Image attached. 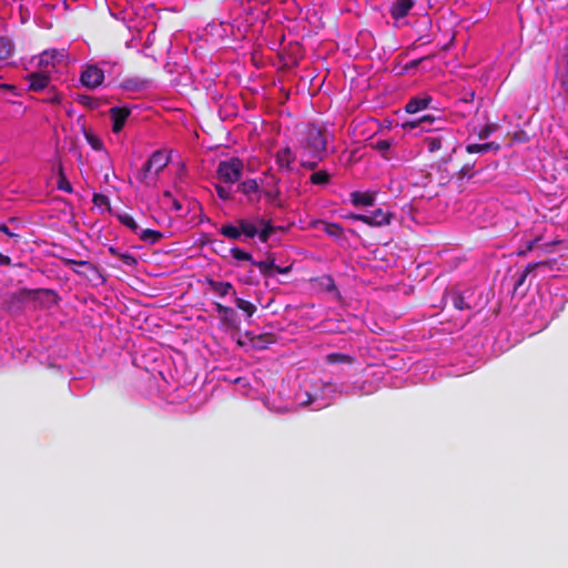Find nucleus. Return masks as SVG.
Returning <instances> with one entry per match:
<instances>
[{"label":"nucleus","mask_w":568,"mask_h":568,"mask_svg":"<svg viewBox=\"0 0 568 568\" xmlns=\"http://www.w3.org/2000/svg\"><path fill=\"white\" fill-rule=\"evenodd\" d=\"M323 231L331 237L339 239L343 235V227L338 223L325 222Z\"/></svg>","instance_id":"35"},{"label":"nucleus","mask_w":568,"mask_h":568,"mask_svg":"<svg viewBox=\"0 0 568 568\" xmlns=\"http://www.w3.org/2000/svg\"><path fill=\"white\" fill-rule=\"evenodd\" d=\"M77 101L91 110L98 109L101 105L99 99L85 94H79Z\"/></svg>","instance_id":"41"},{"label":"nucleus","mask_w":568,"mask_h":568,"mask_svg":"<svg viewBox=\"0 0 568 568\" xmlns=\"http://www.w3.org/2000/svg\"><path fill=\"white\" fill-rule=\"evenodd\" d=\"M254 266H256L261 274L265 277H270L272 276V273L274 272V268L276 267L275 265V258L273 256V254H268L267 257L264 260V261H255V263H253Z\"/></svg>","instance_id":"18"},{"label":"nucleus","mask_w":568,"mask_h":568,"mask_svg":"<svg viewBox=\"0 0 568 568\" xmlns=\"http://www.w3.org/2000/svg\"><path fill=\"white\" fill-rule=\"evenodd\" d=\"M237 191L245 195H251L253 193H257L258 192L257 181L254 179L243 181L242 183H240L237 185Z\"/></svg>","instance_id":"33"},{"label":"nucleus","mask_w":568,"mask_h":568,"mask_svg":"<svg viewBox=\"0 0 568 568\" xmlns=\"http://www.w3.org/2000/svg\"><path fill=\"white\" fill-rule=\"evenodd\" d=\"M28 82V90L33 92L44 91L50 89L51 75L48 72H30L24 77Z\"/></svg>","instance_id":"7"},{"label":"nucleus","mask_w":568,"mask_h":568,"mask_svg":"<svg viewBox=\"0 0 568 568\" xmlns=\"http://www.w3.org/2000/svg\"><path fill=\"white\" fill-rule=\"evenodd\" d=\"M351 202L354 206H372L375 202V193L354 191L351 193Z\"/></svg>","instance_id":"13"},{"label":"nucleus","mask_w":568,"mask_h":568,"mask_svg":"<svg viewBox=\"0 0 568 568\" xmlns=\"http://www.w3.org/2000/svg\"><path fill=\"white\" fill-rule=\"evenodd\" d=\"M424 143L432 153L443 149L452 153L456 152V141L450 131H442L438 134L426 136Z\"/></svg>","instance_id":"4"},{"label":"nucleus","mask_w":568,"mask_h":568,"mask_svg":"<svg viewBox=\"0 0 568 568\" xmlns=\"http://www.w3.org/2000/svg\"><path fill=\"white\" fill-rule=\"evenodd\" d=\"M64 266L71 268L77 275L88 280L95 284H103L105 278L102 275L101 270L90 261H78L68 257H61Z\"/></svg>","instance_id":"2"},{"label":"nucleus","mask_w":568,"mask_h":568,"mask_svg":"<svg viewBox=\"0 0 568 568\" xmlns=\"http://www.w3.org/2000/svg\"><path fill=\"white\" fill-rule=\"evenodd\" d=\"M216 312L219 313L221 321L226 325L234 324L235 312L232 307L225 306L219 302L214 303Z\"/></svg>","instance_id":"19"},{"label":"nucleus","mask_w":568,"mask_h":568,"mask_svg":"<svg viewBox=\"0 0 568 568\" xmlns=\"http://www.w3.org/2000/svg\"><path fill=\"white\" fill-rule=\"evenodd\" d=\"M220 233L231 240H239L242 235L240 225L237 223H236V225H233V224L222 225L220 229Z\"/></svg>","instance_id":"30"},{"label":"nucleus","mask_w":568,"mask_h":568,"mask_svg":"<svg viewBox=\"0 0 568 568\" xmlns=\"http://www.w3.org/2000/svg\"><path fill=\"white\" fill-rule=\"evenodd\" d=\"M258 222V239L266 243L271 236L272 233H274L275 227L273 226L272 222L270 220L265 221L263 219H257Z\"/></svg>","instance_id":"22"},{"label":"nucleus","mask_w":568,"mask_h":568,"mask_svg":"<svg viewBox=\"0 0 568 568\" xmlns=\"http://www.w3.org/2000/svg\"><path fill=\"white\" fill-rule=\"evenodd\" d=\"M39 292H44V293H52L51 290H27V288H22L20 290L18 293H17V296L19 297V300H23V298H27L31 295H34Z\"/></svg>","instance_id":"48"},{"label":"nucleus","mask_w":568,"mask_h":568,"mask_svg":"<svg viewBox=\"0 0 568 568\" xmlns=\"http://www.w3.org/2000/svg\"><path fill=\"white\" fill-rule=\"evenodd\" d=\"M47 90L49 92V97L43 101L51 104H59L61 102V94L55 90V88L52 85L50 89Z\"/></svg>","instance_id":"46"},{"label":"nucleus","mask_w":568,"mask_h":568,"mask_svg":"<svg viewBox=\"0 0 568 568\" xmlns=\"http://www.w3.org/2000/svg\"><path fill=\"white\" fill-rule=\"evenodd\" d=\"M320 161L321 160H317V159H310V158L301 156V165L303 168L312 170V171H314L317 168Z\"/></svg>","instance_id":"49"},{"label":"nucleus","mask_w":568,"mask_h":568,"mask_svg":"<svg viewBox=\"0 0 568 568\" xmlns=\"http://www.w3.org/2000/svg\"><path fill=\"white\" fill-rule=\"evenodd\" d=\"M235 305L239 310L243 311L248 317H252L256 312V306L241 297H235Z\"/></svg>","instance_id":"36"},{"label":"nucleus","mask_w":568,"mask_h":568,"mask_svg":"<svg viewBox=\"0 0 568 568\" xmlns=\"http://www.w3.org/2000/svg\"><path fill=\"white\" fill-rule=\"evenodd\" d=\"M497 130V125L495 123H488L486 125H484L479 132H478V138L480 140H486L488 139L494 132H496Z\"/></svg>","instance_id":"43"},{"label":"nucleus","mask_w":568,"mask_h":568,"mask_svg":"<svg viewBox=\"0 0 568 568\" xmlns=\"http://www.w3.org/2000/svg\"><path fill=\"white\" fill-rule=\"evenodd\" d=\"M545 265H547V262H534L527 264V266L525 267V270L523 271V273L519 275L518 280L515 283V290H518L520 286L524 285L526 278L531 272H534L537 267Z\"/></svg>","instance_id":"24"},{"label":"nucleus","mask_w":568,"mask_h":568,"mask_svg":"<svg viewBox=\"0 0 568 568\" xmlns=\"http://www.w3.org/2000/svg\"><path fill=\"white\" fill-rule=\"evenodd\" d=\"M171 204H172V209H173L174 211H180V210L182 209V204H181V202H180L178 199H175V197H173V199L171 200Z\"/></svg>","instance_id":"57"},{"label":"nucleus","mask_w":568,"mask_h":568,"mask_svg":"<svg viewBox=\"0 0 568 568\" xmlns=\"http://www.w3.org/2000/svg\"><path fill=\"white\" fill-rule=\"evenodd\" d=\"M291 271H292V265H288L285 267L276 265V267L274 268V272H276L278 274H288Z\"/></svg>","instance_id":"54"},{"label":"nucleus","mask_w":568,"mask_h":568,"mask_svg":"<svg viewBox=\"0 0 568 568\" xmlns=\"http://www.w3.org/2000/svg\"><path fill=\"white\" fill-rule=\"evenodd\" d=\"M474 166L475 161L473 162H466L457 172H456V180L458 182H462L464 179H470L474 176Z\"/></svg>","instance_id":"37"},{"label":"nucleus","mask_w":568,"mask_h":568,"mask_svg":"<svg viewBox=\"0 0 568 568\" xmlns=\"http://www.w3.org/2000/svg\"><path fill=\"white\" fill-rule=\"evenodd\" d=\"M92 202L95 206H99V207L110 205L109 197L101 193H94L93 197H92Z\"/></svg>","instance_id":"47"},{"label":"nucleus","mask_w":568,"mask_h":568,"mask_svg":"<svg viewBox=\"0 0 568 568\" xmlns=\"http://www.w3.org/2000/svg\"><path fill=\"white\" fill-rule=\"evenodd\" d=\"M112 120V131L119 133L122 131L131 110L126 106H113L109 110Z\"/></svg>","instance_id":"8"},{"label":"nucleus","mask_w":568,"mask_h":568,"mask_svg":"<svg viewBox=\"0 0 568 568\" xmlns=\"http://www.w3.org/2000/svg\"><path fill=\"white\" fill-rule=\"evenodd\" d=\"M58 57H62L61 53L57 50H45L41 53L39 59V65H54V61L58 59Z\"/></svg>","instance_id":"34"},{"label":"nucleus","mask_w":568,"mask_h":568,"mask_svg":"<svg viewBox=\"0 0 568 568\" xmlns=\"http://www.w3.org/2000/svg\"><path fill=\"white\" fill-rule=\"evenodd\" d=\"M280 179L274 180V186L270 190L264 191L265 197L274 205L281 207L282 203L280 201L281 190L278 187Z\"/></svg>","instance_id":"25"},{"label":"nucleus","mask_w":568,"mask_h":568,"mask_svg":"<svg viewBox=\"0 0 568 568\" xmlns=\"http://www.w3.org/2000/svg\"><path fill=\"white\" fill-rule=\"evenodd\" d=\"M84 136H85L87 142L91 145V148L93 150L100 151V150L103 149L102 141L97 135H94L93 133L85 131L84 132Z\"/></svg>","instance_id":"42"},{"label":"nucleus","mask_w":568,"mask_h":568,"mask_svg":"<svg viewBox=\"0 0 568 568\" xmlns=\"http://www.w3.org/2000/svg\"><path fill=\"white\" fill-rule=\"evenodd\" d=\"M244 169V163L239 158H231L225 161H221L216 169L217 178L226 183L234 184L240 181Z\"/></svg>","instance_id":"3"},{"label":"nucleus","mask_w":568,"mask_h":568,"mask_svg":"<svg viewBox=\"0 0 568 568\" xmlns=\"http://www.w3.org/2000/svg\"><path fill=\"white\" fill-rule=\"evenodd\" d=\"M426 59H428V57H423V58H419V59H416V60H412L410 62H408V63L406 64V67H405V68H406V69H409V68H417V67L422 63V61H424V60H426Z\"/></svg>","instance_id":"52"},{"label":"nucleus","mask_w":568,"mask_h":568,"mask_svg":"<svg viewBox=\"0 0 568 568\" xmlns=\"http://www.w3.org/2000/svg\"><path fill=\"white\" fill-rule=\"evenodd\" d=\"M109 252L114 257H118L123 262V264L128 266H135L138 264V260L130 253H121L118 248L110 246Z\"/></svg>","instance_id":"27"},{"label":"nucleus","mask_w":568,"mask_h":568,"mask_svg":"<svg viewBox=\"0 0 568 568\" xmlns=\"http://www.w3.org/2000/svg\"><path fill=\"white\" fill-rule=\"evenodd\" d=\"M499 150H500V144L497 142H487V143H483V144L473 143V144H468L466 146V151L469 154L487 153L490 151L497 153Z\"/></svg>","instance_id":"17"},{"label":"nucleus","mask_w":568,"mask_h":568,"mask_svg":"<svg viewBox=\"0 0 568 568\" xmlns=\"http://www.w3.org/2000/svg\"><path fill=\"white\" fill-rule=\"evenodd\" d=\"M104 72L97 65H88L80 75V82L88 89H95L103 83Z\"/></svg>","instance_id":"6"},{"label":"nucleus","mask_w":568,"mask_h":568,"mask_svg":"<svg viewBox=\"0 0 568 568\" xmlns=\"http://www.w3.org/2000/svg\"><path fill=\"white\" fill-rule=\"evenodd\" d=\"M118 220L125 225L128 229H130L135 234L139 233L141 230L135 220L128 213H121L116 215Z\"/></svg>","instance_id":"38"},{"label":"nucleus","mask_w":568,"mask_h":568,"mask_svg":"<svg viewBox=\"0 0 568 568\" xmlns=\"http://www.w3.org/2000/svg\"><path fill=\"white\" fill-rule=\"evenodd\" d=\"M9 91L10 92L16 91V87L12 84L1 83L0 93H4V92H9Z\"/></svg>","instance_id":"53"},{"label":"nucleus","mask_w":568,"mask_h":568,"mask_svg":"<svg viewBox=\"0 0 568 568\" xmlns=\"http://www.w3.org/2000/svg\"><path fill=\"white\" fill-rule=\"evenodd\" d=\"M302 158L323 160L327 150L326 131L318 125L310 124L297 148Z\"/></svg>","instance_id":"1"},{"label":"nucleus","mask_w":568,"mask_h":568,"mask_svg":"<svg viewBox=\"0 0 568 568\" xmlns=\"http://www.w3.org/2000/svg\"><path fill=\"white\" fill-rule=\"evenodd\" d=\"M326 361L329 364H351L353 357L343 353H331L326 356Z\"/></svg>","instance_id":"39"},{"label":"nucleus","mask_w":568,"mask_h":568,"mask_svg":"<svg viewBox=\"0 0 568 568\" xmlns=\"http://www.w3.org/2000/svg\"><path fill=\"white\" fill-rule=\"evenodd\" d=\"M326 281H327V285H326L327 291H329V292L337 291L335 282L331 276H327Z\"/></svg>","instance_id":"55"},{"label":"nucleus","mask_w":568,"mask_h":568,"mask_svg":"<svg viewBox=\"0 0 568 568\" xmlns=\"http://www.w3.org/2000/svg\"><path fill=\"white\" fill-rule=\"evenodd\" d=\"M10 264H11V258L8 255L0 253V266L1 265H10Z\"/></svg>","instance_id":"56"},{"label":"nucleus","mask_w":568,"mask_h":568,"mask_svg":"<svg viewBox=\"0 0 568 568\" xmlns=\"http://www.w3.org/2000/svg\"><path fill=\"white\" fill-rule=\"evenodd\" d=\"M474 98H475V92L470 91L468 93H466L463 98H460L457 103L458 104H462V103H470L474 101Z\"/></svg>","instance_id":"50"},{"label":"nucleus","mask_w":568,"mask_h":568,"mask_svg":"<svg viewBox=\"0 0 568 568\" xmlns=\"http://www.w3.org/2000/svg\"><path fill=\"white\" fill-rule=\"evenodd\" d=\"M12 42L6 37H0V61L8 60L12 55Z\"/></svg>","instance_id":"31"},{"label":"nucleus","mask_w":568,"mask_h":568,"mask_svg":"<svg viewBox=\"0 0 568 568\" xmlns=\"http://www.w3.org/2000/svg\"><path fill=\"white\" fill-rule=\"evenodd\" d=\"M109 179H110V175H109V174H105V175H104V181H105V182H108V181H109Z\"/></svg>","instance_id":"60"},{"label":"nucleus","mask_w":568,"mask_h":568,"mask_svg":"<svg viewBox=\"0 0 568 568\" xmlns=\"http://www.w3.org/2000/svg\"><path fill=\"white\" fill-rule=\"evenodd\" d=\"M310 182L315 185H327L331 182V174L325 170L316 171L310 176Z\"/></svg>","instance_id":"29"},{"label":"nucleus","mask_w":568,"mask_h":568,"mask_svg":"<svg viewBox=\"0 0 568 568\" xmlns=\"http://www.w3.org/2000/svg\"><path fill=\"white\" fill-rule=\"evenodd\" d=\"M138 235L140 240L150 244H155L163 237V234L160 231L151 229L140 230Z\"/></svg>","instance_id":"23"},{"label":"nucleus","mask_w":568,"mask_h":568,"mask_svg":"<svg viewBox=\"0 0 568 568\" xmlns=\"http://www.w3.org/2000/svg\"><path fill=\"white\" fill-rule=\"evenodd\" d=\"M352 219L361 221L369 226H383L390 223L393 214L389 211L376 209L369 214H354L352 215Z\"/></svg>","instance_id":"5"},{"label":"nucleus","mask_w":568,"mask_h":568,"mask_svg":"<svg viewBox=\"0 0 568 568\" xmlns=\"http://www.w3.org/2000/svg\"><path fill=\"white\" fill-rule=\"evenodd\" d=\"M205 284L216 294H219L221 297H224L229 294L235 295L236 292L234 290V286L231 282H219L213 280L210 276L205 277Z\"/></svg>","instance_id":"11"},{"label":"nucleus","mask_w":568,"mask_h":568,"mask_svg":"<svg viewBox=\"0 0 568 568\" xmlns=\"http://www.w3.org/2000/svg\"><path fill=\"white\" fill-rule=\"evenodd\" d=\"M275 161L281 170L292 171L295 153L290 146L283 148L276 152Z\"/></svg>","instance_id":"10"},{"label":"nucleus","mask_w":568,"mask_h":568,"mask_svg":"<svg viewBox=\"0 0 568 568\" xmlns=\"http://www.w3.org/2000/svg\"><path fill=\"white\" fill-rule=\"evenodd\" d=\"M250 339L253 347L256 349H265L270 344H273L276 341L275 336L270 333L254 335Z\"/></svg>","instance_id":"20"},{"label":"nucleus","mask_w":568,"mask_h":568,"mask_svg":"<svg viewBox=\"0 0 568 568\" xmlns=\"http://www.w3.org/2000/svg\"><path fill=\"white\" fill-rule=\"evenodd\" d=\"M230 254L232 255V257L236 261H245V262H250L252 265L253 263H255V261L253 260L252 255L240 248V247H232L230 248Z\"/></svg>","instance_id":"40"},{"label":"nucleus","mask_w":568,"mask_h":568,"mask_svg":"<svg viewBox=\"0 0 568 568\" xmlns=\"http://www.w3.org/2000/svg\"><path fill=\"white\" fill-rule=\"evenodd\" d=\"M148 161L154 169V175H158L169 164L170 158L163 151L158 150L152 153Z\"/></svg>","instance_id":"15"},{"label":"nucleus","mask_w":568,"mask_h":568,"mask_svg":"<svg viewBox=\"0 0 568 568\" xmlns=\"http://www.w3.org/2000/svg\"><path fill=\"white\" fill-rule=\"evenodd\" d=\"M236 223L240 225L241 234L245 237L253 239L258 233V222L257 220L251 221L247 219H240L236 221Z\"/></svg>","instance_id":"16"},{"label":"nucleus","mask_w":568,"mask_h":568,"mask_svg":"<svg viewBox=\"0 0 568 568\" xmlns=\"http://www.w3.org/2000/svg\"><path fill=\"white\" fill-rule=\"evenodd\" d=\"M58 189L62 190L67 193H71L73 191L71 183L67 180L62 170H60V175H59V180H58Z\"/></svg>","instance_id":"44"},{"label":"nucleus","mask_w":568,"mask_h":568,"mask_svg":"<svg viewBox=\"0 0 568 568\" xmlns=\"http://www.w3.org/2000/svg\"><path fill=\"white\" fill-rule=\"evenodd\" d=\"M414 6L413 0H396L389 8V13L393 19L399 20L405 18Z\"/></svg>","instance_id":"12"},{"label":"nucleus","mask_w":568,"mask_h":568,"mask_svg":"<svg viewBox=\"0 0 568 568\" xmlns=\"http://www.w3.org/2000/svg\"><path fill=\"white\" fill-rule=\"evenodd\" d=\"M556 79L565 94L568 97V61L558 69Z\"/></svg>","instance_id":"28"},{"label":"nucleus","mask_w":568,"mask_h":568,"mask_svg":"<svg viewBox=\"0 0 568 568\" xmlns=\"http://www.w3.org/2000/svg\"><path fill=\"white\" fill-rule=\"evenodd\" d=\"M438 119L434 115H423L417 120L406 121L402 124L404 130H413L420 126L423 130L430 131L429 125L436 122Z\"/></svg>","instance_id":"14"},{"label":"nucleus","mask_w":568,"mask_h":568,"mask_svg":"<svg viewBox=\"0 0 568 568\" xmlns=\"http://www.w3.org/2000/svg\"><path fill=\"white\" fill-rule=\"evenodd\" d=\"M216 193L220 199L222 200H230L232 199V190L231 186L216 184L215 185Z\"/></svg>","instance_id":"45"},{"label":"nucleus","mask_w":568,"mask_h":568,"mask_svg":"<svg viewBox=\"0 0 568 568\" xmlns=\"http://www.w3.org/2000/svg\"><path fill=\"white\" fill-rule=\"evenodd\" d=\"M0 232H1V233H4V234H6V235H8L9 237H19V235H18V234L12 233V232L9 230V227H8L6 224H3V223H0Z\"/></svg>","instance_id":"51"},{"label":"nucleus","mask_w":568,"mask_h":568,"mask_svg":"<svg viewBox=\"0 0 568 568\" xmlns=\"http://www.w3.org/2000/svg\"><path fill=\"white\" fill-rule=\"evenodd\" d=\"M390 145H392V142L386 139L377 140V141L371 143V148L378 151L385 160L390 159V156L388 155Z\"/></svg>","instance_id":"32"},{"label":"nucleus","mask_w":568,"mask_h":568,"mask_svg":"<svg viewBox=\"0 0 568 568\" xmlns=\"http://www.w3.org/2000/svg\"><path fill=\"white\" fill-rule=\"evenodd\" d=\"M534 245H535L534 241L529 242L527 244V247H525V251H519L518 254L519 255H525L527 251H531L532 250Z\"/></svg>","instance_id":"58"},{"label":"nucleus","mask_w":568,"mask_h":568,"mask_svg":"<svg viewBox=\"0 0 568 568\" xmlns=\"http://www.w3.org/2000/svg\"><path fill=\"white\" fill-rule=\"evenodd\" d=\"M163 197L165 199H169L170 201L173 199V195L170 191H164L163 192Z\"/></svg>","instance_id":"59"},{"label":"nucleus","mask_w":568,"mask_h":568,"mask_svg":"<svg viewBox=\"0 0 568 568\" xmlns=\"http://www.w3.org/2000/svg\"><path fill=\"white\" fill-rule=\"evenodd\" d=\"M450 301L453 306L458 311L470 310L471 305L466 301V297L459 292L450 293Z\"/></svg>","instance_id":"26"},{"label":"nucleus","mask_w":568,"mask_h":568,"mask_svg":"<svg viewBox=\"0 0 568 568\" xmlns=\"http://www.w3.org/2000/svg\"><path fill=\"white\" fill-rule=\"evenodd\" d=\"M158 175H154V169L152 168V165L150 164L149 161H146L142 169L140 170V172L138 173V180L145 184V185H150L152 182L155 181Z\"/></svg>","instance_id":"21"},{"label":"nucleus","mask_w":568,"mask_h":568,"mask_svg":"<svg viewBox=\"0 0 568 568\" xmlns=\"http://www.w3.org/2000/svg\"><path fill=\"white\" fill-rule=\"evenodd\" d=\"M432 101L433 98L427 93L412 97L405 105V111L410 114L417 113L419 111L426 110Z\"/></svg>","instance_id":"9"}]
</instances>
